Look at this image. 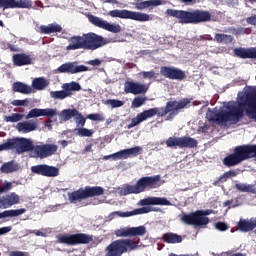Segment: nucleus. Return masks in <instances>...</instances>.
<instances>
[{
    "mask_svg": "<svg viewBox=\"0 0 256 256\" xmlns=\"http://www.w3.org/2000/svg\"><path fill=\"white\" fill-rule=\"evenodd\" d=\"M248 108L245 110V107ZM227 111L214 113L210 116L209 121L212 123H227L237 125L241 119L246 116L252 121H256V91L248 92L244 102H239L238 105H229L226 107Z\"/></svg>",
    "mask_w": 256,
    "mask_h": 256,
    "instance_id": "f257e3e1",
    "label": "nucleus"
},
{
    "mask_svg": "<svg viewBox=\"0 0 256 256\" xmlns=\"http://www.w3.org/2000/svg\"><path fill=\"white\" fill-rule=\"evenodd\" d=\"M189 103H191V100L184 98L180 102H177V100L168 101L165 107H155L144 110L131 119V123L127 125V129H133V127H137V125H140L143 121H147V119H151V117H155V115H157V117H165V115L169 113L168 119H173V117L179 115L180 109H185Z\"/></svg>",
    "mask_w": 256,
    "mask_h": 256,
    "instance_id": "f03ea898",
    "label": "nucleus"
},
{
    "mask_svg": "<svg viewBox=\"0 0 256 256\" xmlns=\"http://www.w3.org/2000/svg\"><path fill=\"white\" fill-rule=\"evenodd\" d=\"M67 51H77V49H86L88 51H96L105 47L109 40L94 32L83 34L82 36H73L69 40Z\"/></svg>",
    "mask_w": 256,
    "mask_h": 256,
    "instance_id": "7ed1b4c3",
    "label": "nucleus"
},
{
    "mask_svg": "<svg viewBox=\"0 0 256 256\" xmlns=\"http://www.w3.org/2000/svg\"><path fill=\"white\" fill-rule=\"evenodd\" d=\"M166 15L177 19L180 25H199V23L211 21V12L205 10L187 11L167 9Z\"/></svg>",
    "mask_w": 256,
    "mask_h": 256,
    "instance_id": "20e7f679",
    "label": "nucleus"
},
{
    "mask_svg": "<svg viewBox=\"0 0 256 256\" xmlns=\"http://www.w3.org/2000/svg\"><path fill=\"white\" fill-rule=\"evenodd\" d=\"M256 157V144H244L236 146L232 154L223 159V165L226 167H235L243 161Z\"/></svg>",
    "mask_w": 256,
    "mask_h": 256,
    "instance_id": "39448f33",
    "label": "nucleus"
},
{
    "mask_svg": "<svg viewBox=\"0 0 256 256\" xmlns=\"http://www.w3.org/2000/svg\"><path fill=\"white\" fill-rule=\"evenodd\" d=\"M161 175L144 176L137 180L135 185H126L121 190V195H139L149 189H157Z\"/></svg>",
    "mask_w": 256,
    "mask_h": 256,
    "instance_id": "423d86ee",
    "label": "nucleus"
},
{
    "mask_svg": "<svg viewBox=\"0 0 256 256\" xmlns=\"http://www.w3.org/2000/svg\"><path fill=\"white\" fill-rule=\"evenodd\" d=\"M139 243H141L139 238L137 241L130 238L115 240L106 247L107 253L105 256H123V253L137 251Z\"/></svg>",
    "mask_w": 256,
    "mask_h": 256,
    "instance_id": "0eeeda50",
    "label": "nucleus"
},
{
    "mask_svg": "<svg viewBox=\"0 0 256 256\" xmlns=\"http://www.w3.org/2000/svg\"><path fill=\"white\" fill-rule=\"evenodd\" d=\"M105 194V189L101 186H86L68 194L70 203H81L85 199L91 197H100Z\"/></svg>",
    "mask_w": 256,
    "mask_h": 256,
    "instance_id": "6e6552de",
    "label": "nucleus"
},
{
    "mask_svg": "<svg viewBox=\"0 0 256 256\" xmlns=\"http://www.w3.org/2000/svg\"><path fill=\"white\" fill-rule=\"evenodd\" d=\"M58 243L62 245H89V243L93 242V235H89L86 233H76V234H66L58 236Z\"/></svg>",
    "mask_w": 256,
    "mask_h": 256,
    "instance_id": "1a4fd4ad",
    "label": "nucleus"
},
{
    "mask_svg": "<svg viewBox=\"0 0 256 256\" xmlns=\"http://www.w3.org/2000/svg\"><path fill=\"white\" fill-rule=\"evenodd\" d=\"M31 150V142L29 138L16 137L6 140V151H13L16 155L29 153Z\"/></svg>",
    "mask_w": 256,
    "mask_h": 256,
    "instance_id": "9d476101",
    "label": "nucleus"
},
{
    "mask_svg": "<svg viewBox=\"0 0 256 256\" xmlns=\"http://www.w3.org/2000/svg\"><path fill=\"white\" fill-rule=\"evenodd\" d=\"M110 17H118L119 19H131L132 21H139L140 23H145L146 21H151V16L147 13L135 12L127 9L119 10L115 9L108 12Z\"/></svg>",
    "mask_w": 256,
    "mask_h": 256,
    "instance_id": "9b49d317",
    "label": "nucleus"
},
{
    "mask_svg": "<svg viewBox=\"0 0 256 256\" xmlns=\"http://www.w3.org/2000/svg\"><path fill=\"white\" fill-rule=\"evenodd\" d=\"M57 145L55 144H42V145H35L33 141L30 139V150L34 157L39 159H47V157H51V155H55L57 153Z\"/></svg>",
    "mask_w": 256,
    "mask_h": 256,
    "instance_id": "f8f14e48",
    "label": "nucleus"
},
{
    "mask_svg": "<svg viewBox=\"0 0 256 256\" xmlns=\"http://www.w3.org/2000/svg\"><path fill=\"white\" fill-rule=\"evenodd\" d=\"M62 89L63 90H59V91H51L50 97L52 99H58V100L67 99V97H71V95H73L71 91H81V84H79L78 82L72 81L70 83L63 84Z\"/></svg>",
    "mask_w": 256,
    "mask_h": 256,
    "instance_id": "ddd939ff",
    "label": "nucleus"
},
{
    "mask_svg": "<svg viewBox=\"0 0 256 256\" xmlns=\"http://www.w3.org/2000/svg\"><path fill=\"white\" fill-rule=\"evenodd\" d=\"M160 75L165 77V79H170L172 81H183L184 79H187L185 71L173 66H161Z\"/></svg>",
    "mask_w": 256,
    "mask_h": 256,
    "instance_id": "4468645a",
    "label": "nucleus"
},
{
    "mask_svg": "<svg viewBox=\"0 0 256 256\" xmlns=\"http://www.w3.org/2000/svg\"><path fill=\"white\" fill-rule=\"evenodd\" d=\"M88 20L95 27H99V29H104V31H109L110 33H121V25L119 24H111L93 14L88 15Z\"/></svg>",
    "mask_w": 256,
    "mask_h": 256,
    "instance_id": "2eb2a0df",
    "label": "nucleus"
},
{
    "mask_svg": "<svg viewBox=\"0 0 256 256\" xmlns=\"http://www.w3.org/2000/svg\"><path fill=\"white\" fill-rule=\"evenodd\" d=\"M58 73H67L68 75H77V73H85L89 71V67L79 65V62H66L60 65L57 69Z\"/></svg>",
    "mask_w": 256,
    "mask_h": 256,
    "instance_id": "dca6fc26",
    "label": "nucleus"
},
{
    "mask_svg": "<svg viewBox=\"0 0 256 256\" xmlns=\"http://www.w3.org/2000/svg\"><path fill=\"white\" fill-rule=\"evenodd\" d=\"M147 233V228L145 226L138 227H124L115 230L114 235L116 237H143Z\"/></svg>",
    "mask_w": 256,
    "mask_h": 256,
    "instance_id": "f3484780",
    "label": "nucleus"
},
{
    "mask_svg": "<svg viewBox=\"0 0 256 256\" xmlns=\"http://www.w3.org/2000/svg\"><path fill=\"white\" fill-rule=\"evenodd\" d=\"M31 0H0V9H31Z\"/></svg>",
    "mask_w": 256,
    "mask_h": 256,
    "instance_id": "a211bd4d",
    "label": "nucleus"
},
{
    "mask_svg": "<svg viewBox=\"0 0 256 256\" xmlns=\"http://www.w3.org/2000/svg\"><path fill=\"white\" fill-rule=\"evenodd\" d=\"M31 171L35 175H42V177H58L59 175V168L47 164L32 166Z\"/></svg>",
    "mask_w": 256,
    "mask_h": 256,
    "instance_id": "6ab92c4d",
    "label": "nucleus"
},
{
    "mask_svg": "<svg viewBox=\"0 0 256 256\" xmlns=\"http://www.w3.org/2000/svg\"><path fill=\"white\" fill-rule=\"evenodd\" d=\"M124 91L127 94L131 93L132 95H143L149 91V87L139 82L126 81L124 83Z\"/></svg>",
    "mask_w": 256,
    "mask_h": 256,
    "instance_id": "aec40b11",
    "label": "nucleus"
},
{
    "mask_svg": "<svg viewBox=\"0 0 256 256\" xmlns=\"http://www.w3.org/2000/svg\"><path fill=\"white\" fill-rule=\"evenodd\" d=\"M141 151H143V148L135 146L133 148L120 150L114 153L112 157H114V161L129 159V157H137V155H141Z\"/></svg>",
    "mask_w": 256,
    "mask_h": 256,
    "instance_id": "412c9836",
    "label": "nucleus"
},
{
    "mask_svg": "<svg viewBox=\"0 0 256 256\" xmlns=\"http://www.w3.org/2000/svg\"><path fill=\"white\" fill-rule=\"evenodd\" d=\"M233 53H234V57H238L239 59H256V47L234 48Z\"/></svg>",
    "mask_w": 256,
    "mask_h": 256,
    "instance_id": "4be33fe9",
    "label": "nucleus"
},
{
    "mask_svg": "<svg viewBox=\"0 0 256 256\" xmlns=\"http://www.w3.org/2000/svg\"><path fill=\"white\" fill-rule=\"evenodd\" d=\"M256 229V218H251L250 220L241 218L237 223V231L240 233H249L255 231Z\"/></svg>",
    "mask_w": 256,
    "mask_h": 256,
    "instance_id": "5701e85b",
    "label": "nucleus"
},
{
    "mask_svg": "<svg viewBox=\"0 0 256 256\" xmlns=\"http://www.w3.org/2000/svg\"><path fill=\"white\" fill-rule=\"evenodd\" d=\"M181 222L186 225H194L195 227H203V222L199 216V212L195 211L190 214H184L181 217Z\"/></svg>",
    "mask_w": 256,
    "mask_h": 256,
    "instance_id": "b1692460",
    "label": "nucleus"
},
{
    "mask_svg": "<svg viewBox=\"0 0 256 256\" xmlns=\"http://www.w3.org/2000/svg\"><path fill=\"white\" fill-rule=\"evenodd\" d=\"M151 211H157L151 206H144L142 208H137L129 212L116 211L114 215L118 217H133L134 215H145V213H151Z\"/></svg>",
    "mask_w": 256,
    "mask_h": 256,
    "instance_id": "393cba45",
    "label": "nucleus"
},
{
    "mask_svg": "<svg viewBox=\"0 0 256 256\" xmlns=\"http://www.w3.org/2000/svg\"><path fill=\"white\" fill-rule=\"evenodd\" d=\"M140 205L143 207H147L149 205H171V201L164 197H148L140 200Z\"/></svg>",
    "mask_w": 256,
    "mask_h": 256,
    "instance_id": "a878e982",
    "label": "nucleus"
},
{
    "mask_svg": "<svg viewBox=\"0 0 256 256\" xmlns=\"http://www.w3.org/2000/svg\"><path fill=\"white\" fill-rule=\"evenodd\" d=\"M12 61L16 67H25V65H31L33 63L31 56L25 53L14 54Z\"/></svg>",
    "mask_w": 256,
    "mask_h": 256,
    "instance_id": "bb28decb",
    "label": "nucleus"
},
{
    "mask_svg": "<svg viewBox=\"0 0 256 256\" xmlns=\"http://www.w3.org/2000/svg\"><path fill=\"white\" fill-rule=\"evenodd\" d=\"M12 91L14 93H21L22 95H29L33 93V88L23 82H14L12 84Z\"/></svg>",
    "mask_w": 256,
    "mask_h": 256,
    "instance_id": "cd10ccee",
    "label": "nucleus"
},
{
    "mask_svg": "<svg viewBox=\"0 0 256 256\" xmlns=\"http://www.w3.org/2000/svg\"><path fill=\"white\" fill-rule=\"evenodd\" d=\"M63 27L57 23L48 24L47 26H40V33L43 35H51V33H61Z\"/></svg>",
    "mask_w": 256,
    "mask_h": 256,
    "instance_id": "c85d7f7f",
    "label": "nucleus"
},
{
    "mask_svg": "<svg viewBox=\"0 0 256 256\" xmlns=\"http://www.w3.org/2000/svg\"><path fill=\"white\" fill-rule=\"evenodd\" d=\"M135 8L138 11H143V9H147L149 7H159V5H163V1L161 0H147V1H138L135 4Z\"/></svg>",
    "mask_w": 256,
    "mask_h": 256,
    "instance_id": "c756f323",
    "label": "nucleus"
},
{
    "mask_svg": "<svg viewBox=\"0 0 256 256\" xmlns=\"http://www.w3.org/2000/svg\"><path fill=\"white\" fill-rule=\"evenodd\" d=\"M162 239L164 243L175 245L176 243H182L183 237L179 234L168 232L163 234Z\"/></svg>",
    "mask_w": 256,
    "mask_h": 256,
    "instance_id": "7c9ffc66",
    "label": "nucleus"
},
{
    "mask_svg": "<svg viewBox=\"0 0 256 256\" xmlns=\"http://www.w3.org/2000/svg\"><path fill=\"white\" fill-rule=\"evenodd\" d=\"M198 142L195 138L183 136L180 137V149H195Z\"/></svg>",
    "mask_w": 256,
    "mask_h": 256,
    "instance_id": "2f4dec72",
    "label": "nucleus"
},
{
    "mask_svg": "<svg viewBox=\"0 0 256 256\" xmlns=\"http://www.w3.org/2000/svg\"><path fill=\"white\" fill-rule=\"evenodd\" d=\"M17 129L23 133H31V131H35L37 129V123L28 121L20 122L17 124Z\"/></svg>",
    "mask_w": 256,
    "mask_h": 256,
    "instance_id": "473e14b6",
    "label": "nucleus"
},
{
    "mask_svg": "<svg viewBox=\"0 0 256 256\" xmlns=\"http://www.w3.org/2000/svg\"><path fill=\"white\" fill-rule=\"evenodd\" d=\"M17 203H19V195H17V193L12 192L4 196V205L6 206V209L13 207V205H17Z\"/></svg>",
    "mask_w": 256,
    "mask_h": 256,
    "instance_id": "72a5a7b5",
    "label": "nucleus"
},
{
    "mask_svg": "<svg viewBox=\"0 0 256 256\" xmlns=\"http://www.w3.org/2000/svg\"><path fill=\"white\" fill-rule=\"evenodd\" d=\"M27 210L25 208L16 209V210H5L0 212V219H5L7 217H19V215H23Z\"/></svg>",
    "mask_w": 256,
    "mask_h": 256,
    "instance_id": "f704fd0d",
    "label": "nucleus"
},
{
    "mask_svg": "<svg viewBox=\"0 0 256 256\" xmlns=\"http://www.w3.org/2000/svg\"><path fill=\"white\" fill-rule=\"evenodd\" d=\"M235 189L240 191V193H253L256 195V187L253 184L237 183L235 184Z\"/></svg>",
    "mask_w": 256,
    "mask_h": 256,
    "instance_id": "c9c22d12",
    "label": "nucleus"
},
{
    "mask_svg": "<svg viewBox=\"0 0 256 256\" xmlns=\"http://www.w3.org/2000/svg\"><path fill=\"white\" fill-rule=\"evenodd\" d=\"M49 85V82L43 77L35 78L32 81V87L33 89H36L37 91H43L45 87Z\"/></svg>",
    "mask_w": 256,
    "mask_h": 256,
    "instance_id": "e433bc0d",
    "label": "nucleus"
},
{
    "mask_svg": "<svg viewBox=\"0 0 256 256\" xmlns=\"http://www.w3.org/2000/svg\"><path fill=\"white\" fill-rule=\"evenodd\" d=\"M214 41H216V43H225V45H229V43H233L234 38L229 34L217 33L215 34Z\"/></svg>",
    "mask_w": 256,
    "mask_h": 256,
    "instance_id": "4c0bfd02",
    "label": "nucleus"
},
{
    "mask_svg": "<svg viewBox=\"0 0 256 256\" xmlns=\"http://www.w3.org/2000/svg\"><path fill=\"white\" fill-rule=\"evenodd\" d=\"M61 117L64 121H69L71 119L76 118L79 115V110L77 109H65L61 111Z\"/></svg>",
    "mask_w": 256,
    "mask_h": 256,
    "instance_id": "58836bf2",
    "label": "nucleus"
},
{
    "mask_svg": "<svg viewBox=\"0 0 256 256\" xmlns=\"http://www.w3.org/2000/svg\"><path fill=\"white\" fill-rule=\"evenodd\" d=\"M197 211L200 217V221H202V225H209V217H207V215H211V213H213V210L207 209V210H197Z\"/></svg>",
    "mask_w": 256,
    "mask_h": 256,
    "instance_id": "ea45409f",
    "label": "nucleus"
},
{
    "mask_svg": "<svg viewBox=\"0 0 256 256\" xmlns=\"http://www.w3.org/2000/svg\"><path fill=\"white\" fill-rule=\"evenodd\" d=\"M147 103V97L137 96L133 99L131 106L133 109H139V107H143Z\"/></svg>",
    "mask_w": 256,
    "mask_h": 256,
    "instance_id": "a19ab883",
    "label": "nucleus"
},
{
    "mask_svg": "<svg viewBox=\"0 0 256 256\" xmlns=\"http://www.w3.org/2000/svg\"><path fill=\"white\" fill-rule=\"evenodd\" d=\"M2 173H14V171H17V165H15L14 161L4 163L1 166Z\"/></svg>",
    "mask_w": 256,
    "mask_h": 256,
    "instance_id": "79ce46f5",
    "label": "nucleus"
},
{
    "mask_svg": "<svg viewBox=\"0 0 256 256\" xmlns=\"http://www.w3.org/2000/svg\"><path fill=\"white\" fill-rule=\"evenodd\" d=\"M94 133L95 131L93 129L82 127L77 129L76 135H78V137H93Z\"/></svg>",
    "mask_w": 256,
    "mask_h": 256,
    "instance_id": "37998d69",
    "label": "nucleus"
},
{
    "mask_svg": "<svg viewBox=\"0 0 256 256\" xmlns=\"http://www.w3.org/2000/svg\"><path fill=\"white\" fill-rule=\"evenodd\" d=\"M23 117V114L13 113L11 116H5L4 121H6V123H17L22 121Z\"/></svg>",
    "mask_w": 256,
    "mask_h": 256,
    "instance_id": "c03bdc74",
    "label": "nucleus"
},
{
    "mask_svg": "<svg viewBox=\"0 0 256 256\" xmlns=\"http://www.w3.org/2000/svg\"><path fill=\"white\" fill-rule=\"evenodd\" d=\"M104 105H110L112 109H117V107H123V105H125V102L121 100L108 99L104 101Z\"/></svg>",
    "mask_w": 256,
    "mask_h": 256,
    "instance_id": "a18cd8bd",
    "label": "nucleus"
},
{
    "mask_svg": "<svg viewBox=\"0 0 256 256\" xmlns=\"http://www.w3.org/2000/svg\"><path fill=\"white\" fill-rule=\"evenodd\" d=\"M35 117H43V109L33 108L26 115V119H33Z\"/></svg>",
    "mask_w": 256,
    "mask_h": 256,
    "instance_id": "49530a36",
    "label": "nucleus"
},
{
    "mask_svg": "<svg viewBox=\"0 0 256 256\" xmlns=\"http://www.w3.org/2000/svg\"><path fill=\"white\" fill-rule=\"evenodd\" d=\"M181 137H169L166 140L167 147H179L180 148Z\"/></svg>",
    "mask_w": 256,
    "mask_h": 256,
    "instance_id": "de8ad7c7",
    "label": "nucleus"
},
{
    "mask_svg": "<svg viewBox=\"0 0 256 256\" xmlns=\"http://www.w3.org/2000/svg\"><path fill=\"white\" fill-rule=\"evenodd\" d=\"M75 123H76L77 127L84 128L85 123H87V118H84L83 114H81V112H79L77 114V116L75 117Z\"/></svg>",
    "mask_w": 256,
    "mask_h": 256,
    "instance_id": "09e8293b",
    "label": "nucleus"
},
{
    "mask_svg": "<svg viewBox=\"0 0 256 256\" xmlns=\"http://www.w3.org/2000/svg\"><path fill=\"white\" fill-rule=\"evenodd\" d=\"M140 75H142L143 79H157L159 77V73H155L153 70L142 71Z\"/></svg>",
    "mask_w": 256,
    "mask_h": 256,
    "instance_id": "8fccbe9b",
    "label": "nucleus"
},
{
    "mask_svg": "<svg viewBox=\"0 0 256 256\" xmlns=\"http://www.w3.org/2000/svg\"><path fill=\"white\" fill-rule=\"evenodd\" d=\"M86 119H90V121H105V116L101 113L88 114Z\"/></svg>",
    "mask_w": 256,
    "mask_h": 256,
    "instance_id": "3c124183",
    "label": "nucleus"
},
{
    "mask_svg": "<svg viewBox=\"0 0 256 256\" xmlns=\"http://www.w3.org/2000/svg\"><path fill=\"white\" fill-rule=\"evenodd\" d=\"M241 205V202H239V198L235 199V203L233 204V200H227L223 203V207H228V209H235V207H239Z\"/></svg>",
    "mask_w": 256,
    "mask_h": 256,
    "instance_id": "603ef678",
    "label": "nucleus"
},
{
    "mask_svg": "<svg viewBox=\"0 0 256 256\" xmlns=\"http://www.w3.org/2000/svg\"><path fill=\"white\" fill-rule=\"evenodd\" d=\"M57 110L53 108L42 109V117H55Z\"/></svg>",
    "mask_w": 256,
    "mask_h": 256,
    "instance_id": "864d4df0",
    "label": "nucleus"
},
{
    "mask_svg": "<svg viewBox=\"0 0 256 256\" xmlns=\"http://www.w3.org/2000/svg\"><path fill=\"white\" fill-rule=\"evenodd\" d=\"M11 189H13V183L5 181L4 186H0V195L6 193V191H11Z\"/></svg>",
    "mask_w": 256,
    "mask_h": 256,
    "instance_id": "5fc2aeb1",
    "label": "nucleus"
},
{
    "mask_svg": "<svg viewBox=\"0 0 256 256\" xmlns=\"http://www.w3.org/2000/svg\"><path fill=\"white\" fill-rule=\"evenodd\" d=\"M229 33H233V35H245L247 33V29L240 27L239 29L230 28Z\"/></svg>",
    "mask_w": 256,
    "mask_h": 256,
    "instance_id": "6e6d98bb",
    "label": "nucleus"
},
{
    "mask_svg": "<svg viewBox=\"0 0 256 256\" xmlns=\"http://www.w3.org/2000/svg\"><path fill=\"white\" fill-rule=\"evenodd\" d=\"M27 103H29L28 99H24V100H13L12 101V105H14V107H23L25 105H27Z\"/></svg>",
    "mask_w": 256,
    "mask_h": 256,
    "instance_id": "4d7b16f0",
    "label": "nucleus"
},
{
    "mask_svg": "<svg viewBox=\"0 0 256 256\" xmlns=\"http://www.w3.org/2000/svg\"><path fill=\"white\" fill-rule=\"evenodd\" d=\"M215 227L218 231H227V229H229V226H227L225 222H217Z\"/></svg>",
    "mask_w": 256,
    "mask_h": 256,
    "instance_id": "13d9d810",
    "label": "nucleus"
},
{
    "mask_svg": "<svg viewBox=\"0 0 256 256\" xmlns=\"http://www.w3.org/2000/svg\"><path fill=\"white\" fill-rule=\"evenodd\" d=\"M28 233L34 234L37 237H47V233L41 232L40 230H28Z\"/></svg>",
    "mask_w": 256,
    "mask_h": 256,
    "instance_id": "bf43d9fd",
    "label": "nucleus"
},
{
    "mask_svg": "<svg viewBox=\"0 0 256 256\" xmlns=\"http://www.w3.org/2000/svg\"><path fill=\"white\" fill-rule=\"evenodd\" d=\"M227 174L224 173L223 175H221L214 183L213 185H217L218 183H225V181H227Z\"/></svg>",
    "mask_w": 256,
    "mask_h": 256,
    "instance_id": "052dcab7",
    "label": "nucleus"
},
{
    "mask_svg": "<svg viewBox=\"0 0 256 256\" xmlns=\"http://www.w3.org/2000/svg\"><path fill=\"white\" fill-rule=\"evenodd\" d=\"M246 23H248V25H254L256 26V14L252 15L250 17L246 18Z\"/></svg>",
    "mask_w": 256,
    "mask_h": 256,
    "instance_id": "680f3d73",
    "label": "nucleus"
},
{
    "mask_svg": "<svg viewBox=\"0 0 256 256\" xmlns=\"http://www.w3.org/2000/svg\"><path fill=\"white\" fill-rule=\"evenodd\" d=\"M225 173L228 179H231V177H237V175H239V173L236 170H229Z\"/></svg>",
    "mask_w": 256,
    "mask_h": 256,
    "instance_id": "e2e57ef3",
    "label": "nucleus"
},
{
    "mask_svg": "<svg viewBox=\"0 0 256 256\" xmlns=\"http://www.w3.org/2000/svg\"><path fill=\"white\" fill-rule=\"evenodd\" d=\"M6 49H10V51H12L13 53L19 52V48L11 43H6Z\"/></svg>",
    "mask_w": 256,
    "mask_h": 256,
    "instance_id": "0e129e2a",
    "label": "nucleus"
},
{
    "mask_svg": "<svg viewBox=\"0 0 256 256\" xmlns=\"http://www.w3.org/2000/svg\"><path fill=\"white\" fill-rule=\"evenodd\" d=\"M88 65H92L93 67H99L101 65V60L99 59H94V60H89Z\"/></svg>",
    "mask_w": 256,
    "mask_h": 256,
    "instance_id": "69168bd1",
    "label": "nucleus"
},
{
    "mask_svg": "<svg viewBox=\"0 0 256 256\" xmlns=\"http://www.w3.org/2000/svg\"><path fill=\"white\" fill-rule=\"evenodd\" d=\"M11 229H13L11 226L0 228V235H5L6 233H9Z\"/></svg>",
    "mask_w": 256,
    "mask_h": 256,
    "instance_id": "338daca9",
    "label": "nucleus"
},
{
    "mask_svg": "<svg viewBox=\"0 0 256 256\" xmlns=\"http://www.w3.org/2000/svg\"><path fill=\"white\" fill-rule=\"evenodd\" d=\"M10 256H27V252L12 251V252L10 253Z\"/></svg>",
    "mask_w": 256,
    "mask_h": 256,
    "instance_id": "774afa93",
    "label": "nucleus"
}]
</instances>
